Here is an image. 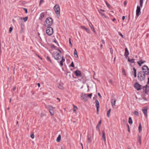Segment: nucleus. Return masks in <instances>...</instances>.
Segmentation results:
<instances>
[{"mask_svg":"<svg viewBox=\"0 0 149 149\" xmlns=\"http://www.w3.org/2000/svg\"><path fill=\"white\" fill-rule=\"evenodd\" d=\"M53 23V20L51 17L47 18L45 20V26L46 27L50 26H52Z\"/></svg>","mask_w":149,"mask_h":149,"instance_id":"1","label":"nucleus"},{"mask_svg":"<svg viewBox=\"0 0 149 149\" xmlns=\"http://www.w3.org/2000/svg\"><path fill=\"white\" fill-rule=\"evenodd\" d=\"M54 8L57 17L59 18L60 15V8L59 5L58 4H56L54 6Z\"/></svg>","mask_w":149,"mask_h":149,"instance_id":"2","label":"nucleus"},{"mask_svg":"<svg viewBox=\"0 0 149 149\" xmlns=\"http://www.w3.org/2000/svg\"><path fill=\"white\" fill-rule=\"evenodd\" d=\"M146 74L143 73L140 71L138 74L137 77L138 79L140 81L143 80L145 78Z\"/></svg>","mask_w":149,"mask_h":149,"instance_id":"3","label":"nucleus"},{"mask_svg":"<svg viewBox=\"0 0 149 149\" xmlns=\"http://www.w3.org/2000/svg\"><path fill=\"white\" fill-rule=\"evenodd\" d=\"M142 71L141 72L143 73L146 74V75L149 74V68L146 65H143L142 68Z\"/></svg>","mask_w":149,"mask_h":149,"instance_id":"4","label":"nucleus"},{"mask_svg":"<svg viewBox=\"0 0 149 149\" xmlns=\"http://www.w3.org/2000/svg\"><path fill=\"white\" fill-rule=\"evenodd\" d=\"M52 56L57 61H59L61 57L60 54L57 52H54L52 54Z\"/></svg>","mask_w":149,"mask_h":149,"instance_id":"5","label":"nucleus"},{"mask_svg":"<svg viewBox=\"0 0 149 149\" xmlns=\"http://www.w3.org/2000/svg\"><path fill=\"white\" fill-rule=\"evenodd\" d=\"M46 33L49 35H52L53 33L52 28L50 26L47 27L46 29Z\"/></svg>","mask_w":149,"mask_h":149,"instance_id":"6","label":"nucleus"},{"mask_svg":"<svg viewBox=\"0 0 149 149\" xmlns=\"http://www.w3.org/2000/svg\"><path fill=\"white\" fill-rule=\"evenodd\" d=\"M46 107L49 109V111L51 116H53L54 114V112L53 110H52L53 109H54L55 107H53L52 106L50 105H47Z\"/></svg>","mask_w":149,"mask_h":149,"instance_id":"7","label":"nucleus"},{"mask_svg":"<svg viewBox=\"0 0 149 149\" xmlns=\"http://www.w3.org/2000/svg\"><path fill=\"white\" fill-rule=\"evenodd\" d=\"M134 87L137 91H139L141 89V86L138 83H136L134 85Z\"/></svg>","mask_w":149,"mask_h":149,"instance_id":"8","label":"nucleus"},{"mask_svg":"<svg viewBox=\"0 0 149 149\" xmlns=\"http://www.w3.org/2000/svg\"><path fill=\"white\" fill-rule=\"evenodd\" d=\"M81 97L82 98V99L84 100L85 101H87L88 100L87 97L86 96V94L85 93H82Z\"/></svg>","mask_w":149,"mask_h":149,"instance_id":"9","label":"nucleus"},{"mask_svg":"<svg viewBox=\"0 0 149 149\" xmlns=\"http://www.w3.org/2000/svg\"><path fill=\"white\" fill-rule=\"evenodd\" d=\"M140 6H138L137 7V9L136 10V15L137 16H139L140 14Z\"/></svg>","mask_w":149,"mask_h":149,"instance_id":"10","label":"nucleus"},{"mask_svg":"<svg viewBox=\"0 0 149 149\" xmlns=\"http://www.w3.org/2000/svg\"><path fill=\"white\" fill-rule=\"evenodd\" d=\"M146 62V61H144L143 59H141L139 61H137V63L140 66H141L142 64Z\"/></svg>","mask_w":149,"mask_h":149,"instance_id":"11","label":"nucleus"},{"mask_svg":"<svg viewBox=\"0 0 149 149\" xmlns=\"http://www.w3.org/2000/svg\"><path fill=\"white\" fill-rule=\"evenodd\" d=\"M74 74L77 76H81V72L79 70H77L74 72Z\"/></svg>","mask_w":149,"mask_h":149,"instance_id":"12","label":"nucleus"},{"mask_svg":"<svg viewBox=\"0 0 149 149\" xmlns=\"http://www.w3.org/2000/svg\"><path fill=\"white\" fill-rule=\"evenodd\" d=\"M111 102L112 107L114 108L116 106V101L115 98L111 100Z\"/></svg>","mask_w":149,"mask_h":149,"instance_id":"13","label":"nucleus"},{"mask_svg":"<svg viewBox=\"0 0 149 149\" xmlns=\"http://www.w3.org/2000/svg\"><path fill=\"white\" fill-rule=\"evenodd\" d=\"M129 55V53L128 49L127 48H125V54L124 55L126 58H127Z\"/></svg>","mask_w":149,"mask_h":149,"instance_id":"14","label":"nucleus"},{"mask_svg":"<svg viewBox=\"0 0 149 149\" xmlns=\"http://www.w3.org/2000/svg\"><path fill=\"white\" fill-rule=\"evenodd\" d=\"M102 139H103L104 142H106L105 134L104 131H102Z\"/></svg>","mask_w":149,"mask_h":149,"instance_id":"15","label":"nucleus"},{"mask_svg":"<svg viewBox=\"0 0 149 149\" xmlns=\"http://www.w3.org/2000/svg\"><path fill=\"white\" fill-rule=\"evenodd\" d=\"M142 111H143V113L144 114V115H145L146 117H147V109H143L142 110Z\"/></svg>","mask_w":149,"mask_h":149,"instance_id":"16","label":"nucleus"},{"mask_svg":"<svg viewBox=\"0 0 149 149\" xmlns=\"http://www.w3.org/2000/svg\"><path fill=\"white\" fill-rule=\"evenodd\" d=\"M45 15V13L44 12L40 14V16L39 18V19L42 21V19L44 17Z\"/></svg>","mask_w":149,"mask_h":149,"instance_id":"17","label":"nucleus"},{"mask_svg":"<svg viewBox=\"0 0 149 149\" xmlns=\"http://www.w3.org/2000/svg\"><path fill=\"white\" fill-rule=\"evenodd\" d=\"M65 61V59L62 57L61 60L60 61V65L61 66H63V63Z\"/></svg>","mask_w":149,"mask_h":149,"instance_id":"18","label":"nucleus"},{"mask_svg":"<svg viewBox=\"0 0 149 149\" xmlns=\"http://www.w3.org/2000/svg\"><path fill=\"white\" fill-rule=\"evenodd\" d=\"M133 70L134 71L133 72H132L134 73V77H136V70L134 68H133Z\"/></svg>","mask_w":149,"mask_h":149,"instance_id":"19","label":"nucleus"},{"mask_svg":"<svg viewBox=\"0 0 149 149\" xmlns=\"http://www.w3.org/2000/svg\"><path fill=\"white\" fill-rule=\"evenodd\" d=\"M63 84H59L58 86H57L61 90H63L64 89V88L62 86Z\"/></svg>","mask_w":149,"mask_h":149,"instance_id":"20","label":"nucleus"},{"mask_svg":"<svg viewBox=\"0 0 149 149\" xmlns=\"http://www.w3.org/2000/svg\"><path fill=\"white\" fill-rule=\"evenodd\" d=\"M61 136L59 135L58 137L57 138L56 141L58 142H59L61 141Z\"/></svg>","mask_w":149,"mask_h":149,"instance_id":"21","label":"nucleus"},{"mask_svg":"<svg viewBox=\"0 0 149 149\" xmlns=\"http://www.w3.org/2000/svg\"><path fill=\"white\" fill-rule=\"evenodd\" d=\"M74 56L75 57L78 58V57L77 51L76 49H74Z\"/></svg>","mask_w":149,"mask_h":149,"instance_id":"22","label":"nucleus"},{"mask_svg":"<svg viewBox=\"0 0 149 149\" xmlns=\"http://www.w3.org/2000/svg\"><path fill=\"white\" fill-rule=\"evenodd\" d=\"M138 141L140 145L141 144V137L140 135H138Z\"/></svg>","mask_w":149,"mask_h":149,"instance_id":"23","label":"nucleus"},{"mask_svg":"<svg viewBox=\"0 0 149 149\" xmlns=\"http://www.w3.org/2000/svg\"><path fill=\"white\" fill-rule=\"evenodd\" d=\"M95 103H96L95 105H96V107H100L99 103V101H98V100H96Z\"/></svg>","mask_w":149,"mask_h":149,"instance_id":"24","label":"nucleus"},{"mask_svg":"<svg viewBox=\"0 0 149 149\" xmlns=\"http://www.w3.org/2000/svg\"><path fill=\"white\" fill-rule=\"evenodd\" d=\"M102 123V121L101 120H100V121L99 122V123L97 124V127H96V128H98V130L99 131L100 130V124H101Z\"/></svg>","mask_w":149,"mask_h":149,"instance_id":"25","label":"nucleus"},{"mask_svg":"<svg viewBox=\"0 0 149 149\" xmlns=\"http://www.w3.org/2000/svg\"><path fill=\"white\" fill-rule=\"evenodd\" d=\"M142 130V127L141 125V123H140L139 124V133H140Z\"/></svg>","mask_w":149,"mask_h":149,"instance_id":"26","label":"nucleus"},{"mask_svg":"<svg viewBox=\"0 0 149 149\" xmlns=\"http://www.w3.org/2000/svg\"><path fill=\"white\" fill-rule=\"evenodd\" d=\"M20 19L21 20H23L24 22H26L28 19V17H20Z\"/></svg>","mask_w":149,"mask_h":149,"instance_id":"27","label":"nucleus"},{"mask_svg":"<svg viewBox=\"0 0 149 149\" xmlns=\"http://www.w3.org/2000/svg\"><path fill=\"white\" fill-rule=\"evenodd\" d=\"M128 61L131 63H134V59H130L129 58H128Z\"/></svg>","mask_w":149,"mask_h":149,"instance_id":"28","label":"nucleus"},{"mask_svg":"<svg viewBox=\"0 0 149 149\" xmlns=\"http://www.w3.org/2000/svg\"><path fill=\"white\" fill-rule=\"evenodd\" d=\"M111 111V109H110L109 111H107V115L108 117H109L110 116V113Z\"/></svg>","mask_w":149,"mask_h":149,"instance_id":"29","label":"nucleus"},{"mask_svg":"<svg viewBox=\"0 0 149 149\" xmlns=\"http://www.w3.org/2000/svg\"><path fill=\"white\" fill-rule=\"evenodd\" d=\"M128 122L130 124H132V120L131 117H130L129 118Z\"/></svg>","mask_w":149,"mask_h":149,"instance_id":"30","label":"nucleus"},{"mask_svg":"<svg viewBox=\"0 0 149 149\" xmlns=\"http://www.w3.org/2000/svg\"><path fill=\"white\" fill-rule=\"evenodd\" d=\"M140 6L141 7L143 6V0H140Z\"/></svg>","mask_w":149,"mask_h":149,"instance_id":"31","label":"nucleus"},{"mask_svg":"<svg viewBox=\"0 0 149 149\" xmlns=\"http://www.w3.org/2000/svg\"><path fill=\"white\" fill-rule=\"evenodd\" d=\"M99 13L102 15L104 17H106L105 16L104 13H102V12L100 11V10H99Z\"/></svg>","mask_w":149,"mask_h":149,"instance_id":"32","label":"nucleus"},{"mask_svg":"<svg viewBox=\"0 0 149 149\" xmlns=\"http://www.w3.org/2000/svg\"><path fill=\"white\" fill-rule=\"evenodd\" d=\"M134 114L135 115L138 116V115L139 113L137 111H135L134 112Z\"/></svg>","mask_w":149,"mask_h":149,"instance_id":"33","label":"nucleus"},{"mask_svg":"<svg viewBox=\"0 0 149 149\" xmlns=\"http://www.w3.org/2000/svg\"><path fill=\"white\" fill-rule=\"evenodd\" d=\"M92 95V94L91 93L90 94H86V96H87V97H89L90 98H91V96Z\"/></svg>","mask_w":149,"mask_h":149,"instance_id":"34","label":"nucleus"},{"mask_svg":"<svg viewBox=\"0 0 149 149\" xmlns=\"http://www.w3.org/2000/svg\"><path fill=\"white\" fill-rule=\"evenodd\" d=\"M46 116V114L44 113H42L40 114V117H43L45 116Z\"/></svg>","mask_w":149,"mask_h":149,"instance_id":"35","label":"nucleus"},{"mask_svg":"<svg viewBox=\"0 0 149 149\" xmlns=\"http://www.w3.org/2000/svg\"><path fill=\"white\" fill-rule=\"evenodd\" d=\"M73 107H74L73 111L74 112H75L76 111V109H77V107L75 106L74 105H73Z\"/></svg>","mask_w":149,"mask_h":149,"instance_id":"36","label":"nucleus"},{"mask_svg":"<svg viewBox=\"0 0 149 149\" xmlns=\"http://www.w3.org/2000/svg\"><path fill=\"white\" fill-rule=\"evenodd\" d=\"M70 66L73 67V68H74V66L73 62H72L71 63L70 65Z\"/></svg>","mask_w":149,"mask_h":149,"instance_id":"37","label":"nucleus"},{"mask_svg":"<svg viewBox=\"0 0 149 149\" xmlns=\"http://www.w3.org/2000/svg\"><path fill=\"white\" fill-rule=\"evenodd\" d=\"M31 137L32 139H33L34 137V133H33L31 135Z\"/></svg>","mask_w":149,"mask_h":149,"instance_id":"38","label":"nucleus"},{"mask_svg":"<svg viewBox=\"0 0 149 149\" xmlns=\"http://www.w3.org/2000/svg\"><path fill=\"white\" fill-rule=\"evenodd\" d=\"M85 30L88 33H90V31L88 29L86 28Z\"/></svg>","mask_w":149,"mask_h":149,"instance_id":"39","label":"nucleus"},{"mask_svg":"<svg viewBox=\"0 0 149 149\" xmlns=\"http://www.w3.org/2000/svg\"><path fill=\"white\" fill-rule=\"evenodd\" d=\"M89 26L90 27L91 29L93 27V26L91 22H90L89 23Z\"/></svg>","mask_w":149,"mask_h":149,"instance_id":"40","label":"nucleus"},{"mask_svg":"<svg viewBox=\"0 0 149 149\" xmlns=\"http://www.w3.org/2000/svg\"><path fill=\"white\" fill-rule=\"evenodd\" d=\"M47 59L51 63H52V61H51V60L49 58V57L48 56H47Z\"/></svg>","mask_w":149,"mask_h":149,"instance_id":"41","label":"nucleus"},{"mask_svg":"<svg viewBox=\"0 0 149 149\" xmlns=\"http://www.w3.org/2000/svg\"><path fill=\"white\" fill-rule=\"evenodd\" d=\"M13 30V28L11 27H10L9 28V33H10Z\"/></svg>","mask_w":149,"mask_h":149,"instance_id":"42","label":"nucleus"},{"mask_svg":"<svg viewBox=\"0 0 149 149\" xmlns=\"http://www.w3.org/2000/svg\"><path fill=\"white\" fill-rule=\"evenodd\" d=\"M69 43L71 45V47H72V45L71 42L70 41V38H69Z\"/></svg>","mask_w":149,"mask_h":149,"instance_id":"43","label":"nucleus"},{"mask_svg":"<svg viewBox=\"0 0 149 149\" xmlns=\"http://www.w3.org/2000/svg\"><path fill=\"white\" fill-rule=\"evenodd\" d=\"M123 75H126L125 70L124 69H123Z\"/></svg>","mask_w":149,"mask_h":149,"instance_id":"44","label":"nucleus"},{"mask_svg":"<svg viewBox=\"0 0 149 149\" xmlns=\"http://www.w3.org/2000/svg\"><path fill=\"white\" fill-rule=\"evenodd\" d=\"M99 107H96L97 113V114L98 113V112L99 111Z\"/></svg>","mask_w":149,"mask_h":149,"instance_id":"45","label":"nucleus"},{"mask_svg":"<svg viewBox=\"0 0 149 149\" xmlns=\"http://www.w3.org/2000/svg\"><path fill=\"white\" fill-rule=\"evenodd\" d=\"M24 32V31L23 29L22 28V27L21 26V30L20 31L21 33H23Z\"/></svg>","mask_w":149,"mask_h":149,"instance_id":"46","label":"nucleus"},{"mask_svg":"<svg viewBox=\"0 0 149 149\" xmlns=\"http://www.w3.org/2000/svg\"><path fill=\"white\" fill-rule=\"evenodd\" d=\"M91 29L95 33H96V32L95 30V29H94V28L93 27Z\"/></svg>","mask_w":149,"mask_h":149,"instance_id":"47","label":"nucleus"},{"mask_svg":"<svg viewBox=\"0 0 149 149\" xmlns=\"http://www.w3.org/2000/svg\"><path fill=\"white\" fill-rule=\"evenodd\" d=\"M110 52H111V54H112L113 53V50H112V48H110Z\"/></svg>","mask_w":149,"mask_h":149,"instance_id":"48","label":"nucleus"},{"mask_svg":"<svg viewBox=\"0 0 149 149\" xmlns=\"http://www.w3.org/2000/svg\"><path fill=\"white\" fill-rule=\"evenodd\" d=\"M106 5H107V6L109 8L110 7V5L106 1Z\"/></svg>","mask_w":149,"mask_h":149,"instance_id":"49","label":"nucleus"},{"mask_svg":"<svg viewBox=\"0 0 149 149\" xmlns=\"http://www.w3.org/2000/svg\"><path fill=\"white\" fill-rule=\"evenodd\" d=\"M88 141L89 143H90L91 142V139L88 138Z\"/></svg>","mask_w":149,"mask_h":149,"instance_id":"50","label":"nucleus"},{"mask_svg":"<svg viewBox=\"0 0 149 149\" xmlns=\"http://www.w3.org/2000/svg\"><path fill=\"white\" fill-rule=\"evenodd\" d=\"M119 34L121 36L122 38H123V35L120 33H119Z\"/></svg>","mask_w":149,"mask_h":149,"instance_id":"51","label":"nucleus"},{"mask_svg":"<svg viewBox=\"0 0 149 149\" xmlns=\"http://www.w3.org/2000/svg\"><path fill=\"white\" fill-rule=\"evenodd\" d=\"M23 9L25 10V13H27V9L25 8H23Z\"/></svg>","mask_w":149,"mask_h":149,"instance_id":"52","label":"nucleus"},{"mask_svg":"<svg viewBox=\"0 0 149 149\" xmlns=\"http://www.w3.org/2000/svg\"><path fill=\"white\" fill-rule=\"evenodd\" d=\"M51 47L52 48H55V47H56L54 45H51Z\"/></svg>","mask_w":149,"mask_h":149,"instance_id":"53","label":"nucleus"},{"mask_svg":"<svg viewBox=\"0 0 149 149\" xmlns=\"http://www.w3.org/2000/svg\"><path fill=\"white\" fill-rule=\"evenodd\" d=\"M91 134H88V138L91 139Z\"/></svg>","mask_w":149,"mask_h":149,"instance_id":"54","label":"nucleus"},{"mask_svg":"<svg viewBox=\"0 0 149 149\" xmlns=\"http://www.w3.org/2000/svg\"><path fill=\"white\" fill-rule=\"evenodd\" d=\"M98 96L100 97V98H102V96H101V95H100V94L99 93H98Z\"/></svg>","mask_w":149,"mask_h":149,"instance_id":"55","label":"nucleus"},{"mask_svg":"<svg viewBox=\"0 0 149 149\" xmlns=\"http://www.w3.org/2000/svg\"><path fill=\"white\" fill-rule=\"evenodd\" d=\"M127 127L128 128V131L129 132H130V128H129V126L128 124H127Z\"/></svg>","mask_w":149,"mask_h":149,"instance_id":"56","label":"nucleus"},{"mask_svg":"<svg viewBox=\"0 0 149 149\" xmlns=\"http://www.w3.org/2000/svg\"><path fill=\"white\" fill-rule=\"evenodd\" d=\"M127 4V2L126 1H125L124 2V3H123L124 6H126V5Z\"/></svg>","mask_w":149,"mask_h":149,"instance_id":"57","label":"nucleus"},{"mask_svg":"<svg viewBox=\"0 0 149 149\" xmlns=\"http://www.w3.org/2000/svg\"><path fill=\"white\" fill-rule=\"evenodd\" d=\"M43 0H40V5L42 3H43Z\"/></svg>","mask_w":149,"mask_h":149,"instance_id":"58","label":"nucleus"},{"mask_svg":"<svg viewBox=\"0 0 149 149\" xmlns=\"http://www.w3.org/2000/svg\"><path fill=\"white\" fill-rule=\"evenodd\" d=\"M81 28L85 29L86 28H85L84 26H81Z\"/></svg>","mask_w":149,"mask_h":149,"instance_id":"59","label":"nucleus"},{"mask_svg":"<svg viewBox=\"0 0 149 149\" xmlns=\"http://www.w3.org/2000/svg\"><path fill=\"white\" fill-rule=\"evenodd\" d=\"M56 50H57L58 52H59L60 53H61V51L58 49H56Z\"/></svg>","mask_w":149,"mask_h":149,"instance_id":"60","label":"nucleus"},{"mask_svg":"<svg viewBox=\"0 0 149 149\" xmlns=\"http://www.w3.org/2000/svg\"><path fill=\"white\" fill-rule=\"evenodd\" d=\"M123 121L124 124H125L126 123V121H125V119H123Z\"/></svg>","mask_w":149,"mask_h":149,"instance_id":"61","label":"nucleus"},{"mask_svg":"<svg viewBox=\"0 0 149 149\" xmlns=\"http://www.w3.org/2000/svg\"><path fill=\"white\" fill-rule=\"evenodd\" d=\"M148 79L147 83L148 84H149V77L148 78Z\"/></svg>","mask_w":149,"mask_h":149,"instance_id":"62","label":"nucleus"},{"mask_svg":"<svg viewBox=\"0 0 149 149\" xmlns=\"http://www.w3.org/2000/svg\"><path fill=\"white\" fill-rule=\"evenodd\" d=\"M37 85H38V87H39L40 86V83H38L37 84Z\"/></svg>","mask_w":149,"mask_h":149,"instance_id":"63","label":"nucleus"},{"mask_svg":"<svg viewBox=\"0 0 149 149\" xmlns=\"http://www.w3.org/2000/svg\"><path fill=\"white\" fill-rule=\"evenodd\" d=\"M61 149H65V148L64 146H62L61 147Z\"/></svg>","mask_w":149,"mask_h":149,"instance_id":"64","label":"nucleus"}]
</instances>
